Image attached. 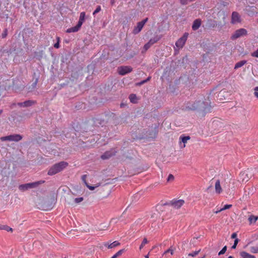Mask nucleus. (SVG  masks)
I'll use <instances>...</instances> for the list:
<instances>
[{"label":"nucleus","instance_id":"nucleus-1","mask_svg":"<svg viewBox=\"0 0 258 258\" xmlns=\"http://www.w3.org/2000/svg\"><path fill=\"white\" fill-rule=\"evenodd\" d=\"M186 107L191 110H199L204 113L208 112L210 110V103L203 95L199 96L195 101L188 102Z\"/></svg>","mask_w":258,"mask_h":258},{"label":"nucleus","instance_id":"nucleus-2","mask_svg":"<svg viewBox=\"0 0 258 258\" xmlns=\"http://www.w3.org/2000/svg\"><path fill=\"white\" fill-rule=\"evenodd\" d=\"M68 165L65 161H61L52 165L49 169L47 174L49 175H53L64 169Z\"/></svg>","mask_w":258,"mask_h":258},{"label":"nucleus","instance_id":"nucleus-3","mask_svg":"<svg viewBox=\"0 0 258 258\" xmlns=\"http://www.w3.org/2000/svg\"><path fill=\"white\" fill-rule=\"evenodd\" d=\"M253 169L251 168L240 172L239 176V180L242 182H247L253 176Z\"/></svg>","mask_w":258,"mask_h":258},{"label":"nucleus","instance_id":"nucleus-4","mask_svg":"<svg viewBox=\"0 0 258 258\" xmlns=\"http://www.w3.org/2000/svg\"><path fill=\"white\" fill-rule=\"evenodd\" d=\"M44 182L43 181H40L31 183H28L23 184H20L19 186V189L22 191H26L30 188H33L37 187L40 183Z\"/></svg>","mask_w":258,"mask_h":258},{"label":"nucleus","instance_id":"nucleus-5","mask_svg":"<svg viewBox=\"0 0 258 258\" xmlns=\"http://www.w3.org/2000/svg\"><path fill=\"white\" fill-rule=\"evenodd\" d=\"M22 139V136L19 134H13L1 138L2 141H14L18 142Z\"/></svg>","mask_w":258,"mask_h":258},{"label":"nucleus","instance_id":"nucleus-6","mask_svg":"<svg viewBox=\"0 0 258 258\" xmlns=\"http://www.w3.org/2000/svg\"><path fill=\"white\" fill-rule=\"evenodd\" d=\"M188 36V33L187 32H185L184 33L183 36L180 37L179 39L177 40V41L175 43V45L177 48L178 49L182 48L183 46L184 45L187 37Z\"/></svg>","mask_w":258,"mask_h":258},{"label":"nucleus","instance_id":"nucleus-7","mask_svg":"<svg viewBox=\"0 0 258 258\" xmlns=\"http://www.w3.org/2000/svg\"><path fill=\"white\" fill-rule=\"evenodd\" d=\"M247 30L244 28L239 29L235 31L232 35L231 38L232 40L236 39L241 36L246 35L247 34Z\"/></svg>","mask_w":258,"mask_h":258},{"label":"nucleus","instance_id":"nucleus-8","mask_svg":"<svg viewBox=\"0 0 258 258\" xmlns=\"http://www.w3.org/2000/svg\"><path fill=\"white\" fill-rule=\"evenodd\" d=\"M133 68L130 66H121L117 69L118 74L121 76H124L131 72Z\"/></svg>","mask_w":258,"mask_h":258},{"label":"nucleus","instance_id":"nucleus-9","mask_svg":"<svg viewBox=\"0 0 258 258\" xmlns=\"http://www.w3.org/2000/svg\"><path fill=\"white\" fill-rule=\"evenodd\" d=\"M184 203V201L183 200H175L173 199L170 202V205L176 209L180 208Z\"/></svg>","mask_w":258,"mask_h":258},{"label":"nucleus","instance_id":"nucleus-10","mask_svg":"<svg viewBox=\"0 0 258 258\" xmlns=\"http://www.w3.org/2000/svg\"><path fill=\"white\" fill-rule=\"evenodd\" d=\"M241 22L240 16L236 12H233L231 15V23L233 24H235Z\"/></svg>","mask_w":258,"mask_h":258},{"label":"nucleus","instance_id":"nucleus-11","mask_svg":"<svg viewBox=\"0 0 258 258\" xmlns=\"http://www.w3.org/2000/svg\"><path fill=\"white\" fill-rule=\"evenodd\" d=\"M36 103V101L32 100H26L23 102L18 103V105L20 107H26L31 106Z\"/></svg>","mask_w":258,"mask_h":258},{"label":"nucleus","instance_id":"nucleus-12","mask_svg":"<svg viewBox=\"0 0 258 258\" xmlns=\"http://www.w3.org/2000/svg\"><path fill=\"white\" fill-rule=\"evenodd\" d=\"M202 21L200 19H196L192 24V29L194 31L198 30L201 25Z\"/></svg>","mask_w":258,"mask_h":258},{"label":"nucleus","instance_id":"nucleus-13","mask_svg":"<svg viewBox=\"0 0 258 258\" xmlns=\"http://www.w3.org/2000/svg\"><path fill=\"white\" fill-rule=\"evenodd\" d=\"M144 25L141 23L140 22L137 23V26H136L133 30V33L134 34H138L143 29Z\"/></svg>","mask_w":258,"mask_h":258},{"label":"nucleus","instance_id":"nucleus-14","mask_svg":"<svg viewBox=\"0 0 258 258\" xmlns=\"http://www.w3.org/2000/svg\"><path fill=\"white\" fill-rule=\"evenodd\" d=\"M217 25V24L216 21L211 19L208 20L206 26L208 28L211 29L215 27Z\"/></svg>","mask_w":258,"mask_h":258},{"label":"nucleus","instance_id":"nucleus-15","mask_svg":"<svg viewBox=\"0 0 258 258\" xmlns=\"http://www.w3.org/2000/svg\"><path fill=\"white\" fill-rule=\"evenodd\" d=\"M81 27V26L77 24L76 26L68 29L66 31V32L70 33L72 32H78Z\"/></svg>","mask_w":258,"mask_h":258},{"label":"nucleus","instance_id":"nucleus-16","mask_svg":"<svg viewBox=\"0 0 258 258\" xmlns=\"http://www.w3.org/2000/svg\"><path fill=\"white\" fill-rule=\"evenodd\" d=\"M120 244L119 242L117 241H115L112 243H109L108 242H106L104 244V246L107 247L108 248H114Z\"/></svg>","mask_w":258,"mask_h":258},{"label":"nucleus","instance_id":"nucleus-17","mask_svg":"<svg viewBox=\"0 0 258 258\" xmlns=\"http://www.w3.org/2000/svg\"><path fill=\"white\" fill-rule=\"evenodd\" d=\"M86 13L84 12H82L80 13L79 20L78 22V24L82 26L83 23H84L85 19Z\"/></svg>","mask_w":258,"mask_h":258},{"label":"nucleus","instance_id":"nucleus-18","mask_svg":"<svg viewBox=\"0 0 258 258\" xmlns=\"http://www.w3.org/2000/svg\"><path fill=\"white\" fill-rule=\"evenodd\" d=\"M113 155H114V153H113L111 151H106L101 156V158L103 160L107 159Z\"/></svg>","mask_w":258,"mask_h":258},{"label":"nucleus","instance_id":"nucleus-19","mask_svg":"<svg viewBox=\"0 0 258 258\" xmlns=\"http://www.w3.org/2000/svg\"><path fill=\"white\" fill-rule=\"evenodd\" d=\"M240 256L242 258H255L254 255L250 254L245 251H241L240 252Z\"/></svg>","mask_w":258,"mask_h":258},{"label":"nucleus","instance_id":"nucleus-20","mask_svg":"<svg viewBox=\"0 0 258 258\" xmlns=\"http://www.w3.org/2000/svg\"><path fill=\"white\" fill-rule=\"evenodd\" d=\"M215 190L216 193L220 194L222 192V188L220 185L219 180H217L215 183Z\"/></svg>","mask_w":258,"mask_h":258},{"label":"nucleus","instance_id":"nucleus-21","mask_svg":"<svg viewBox=\"0 0 258 258\" xmlns=\"http://www.w3.org/2000/svg\"><path fill=\"white\" fill-rule=\"evenodd\" d=\"M160 36L157 35L154 37L151 38L148 42L152 45L154 43H156L157 41H158L160 39Z\"/></svg>","mask_w":258,"mask_h":258},{"label":"nucleus","instance_id":"nucleus-22","mask_svg":"<svg viewBox=\"0 0 258 258\" xmlns=\"http://www.w3.org/2000/svg\"><path fill=\"white\" fill-rule=\"evenodd\" d=\"M246 63V60H241L240 61L237 62L235 66H234V69H237L239 68L242 67L243 66H244Z\"/></svg>","mask_w":258,"mask_h":258},{"label":"nucleus","instance_id":"nucleus-23","mask_svg":"<svg viewBox=\"0 0 258 258\" xmlns=\"http://www.w3.org/2000/svg\"><path fill=\"white\" fill-rule=\"evenodd\" d=\"M258 219V216L250 215L248 218L249 222L250 224L255 223Z\"/></svg>","mask_w":258,"mask_h":258},{"label":"nucleus","instance_id":"nucleus-24","mask_svg":"<svg viewBox=\"0 0 258 258\" xmlns=\"http://www.w3.org/2000/svg\"><path fill=\"white\" fill-rule=\"evenodd\" d=\"M175 249V248L173 247L172 246H170L169 248L164 251L163 255H166L168 253H170L171 255H173L174 253V251Z\"/></svg>","mask_w":258,"mask_h":258},{"label":"nucleus","instance_id":"nucleus-25","mask_svg":"<svg viewBox=\"0 0 258 258\" xmlns=\"http://www.w3.org/2000/svg\"><path fill=\"white\" fill-rule=\"evenodd\" d=\"M38 79L36 78L35 79V81L31 85V86L28 88L29 91H32L33 90H34L36 88L37 84L38 83Z\"/></svg>","mask_w":258,"mask_h":258},{"label":"nucleus","instance_id":"nucleus-26","mask_svg":"<svg viewBox=\"0 0 258 258\" xmlns=\"http://www.w3.org/2000/svg\"><path fill=\"white\" fill-rule=\"evenodd\" d=\"M129 99L130 100V101L132 103H136L137 101H136V100H137V96L135 94H131L130 96H129Z\"/></svg>","mask_w":258,"mask_h":258},{"label":"nucleus","instance_id":"nucleus-27","mask_svg":"<svg viewBox=\"0 0 258 258\" xmlns=\"http://www.w3.org/2000/svg\"><path fill=\"white\" fill-rule=\"evenodd\" d=\"M1 230H5L7 231H12V228L7 225H0Z\"/></svg>","mask_w":258,"mask_h":258},{"label":"nucleus","instance_id":"nucleus-28","mask_svg":"<svg viewBox=\"0 0 258 258\" xmlns=\"http://www.w3.org/2000/svg\"><path fill=\"white\" fill-rule=\"evenodd\" d=\"M179 139L181 140L182 142L185 144L188 140L190 139L189 136H180Z\"/></svg>","mask_w":258,"mask_h":258},{"label":"nucleus","instance_id":"nucleus-29","mask_svg":"<svg viewBox=\"0 0 258 258\" xmlns=\"http://www.w3.org/2000/svg\"><path fill=\"white\" fill-rule=\"evenodd\" d=\"M124 249H122L117 251L115 254H114L111 258H117L119 256L121 255L122 253L123 252Z\"/></svg>","mask_w":258,"mask_h":258},{"label":"nucleus","instance_id":"nucleus-30","mask_svg":"<svg viewBox=\"0 0 258 258\" xmlns=\"http://www.w3.org/2000/svg\"><path fill=\"white\" fill-rule=\"evenodd\" d=\"M148 243V241L147 239L146 238H144L143 239V241H142V242L141 244L140 245L139 249H140V250H141V249L143 248L144 246L146 244H147V243Z\"/></svg>","mask_w":258,"mask_h":258},{"label":"nucleus","instance_id":"nucleus-31","mask_svg":"<svg viewBox=\"0 0 258 258\" xmlns=\"http://www.w3.org/2000/svg\"><path fill=\"white\" fill-rule=\"evenodd\" d=\"M101 10V6H98L95 10L93 13V15L95 16L96 14L99 13Z\"/></svg>","mask_w":258,"mask_h":258},{"label":"nucleus","instance_id":"nucleus-32","mask_svg":"<svg viewBox=\"0 0 258 258\" xmlns=\"http://www.w3.org/2000/svg\"><path fill=\"white\" fill-rule=\"evenodd\" d=\"M227 250V246H225L223 247V248L219 251L218 255H220L223 254L225 253Z\"/></svg>","mask_w":258,"mask_h":258},{"label":"nucleus","instance_id":"nucleus-33","mask_svg":"<svg viewBox=\"0 0 258 258\" xmlns=\"http://www.w3.org/2000/svg\"><path fill=\"white\" fill-rule=\"evenodd\" d=\"M251 252L254 253H258V247H251L250 249Z\"/></svg>","mask_w":258,"mask_h":258},{"label":"nucleus","instance_id":"nucleus-34","mask_svg":"<svg viewBox=\"0 0 258 258\" xmlns=\"http://www.w3.org/2000/svg\"><path fill=\"white\" fill-rule=\"evenodd\" d=\"M200 250H201L200 249L199 250L195 251L191 253H190L188 254V256L194 257L196 255H197V254H198V253L200 252Z\"/></svg>","mask_w":258,"mask_h":258},{"label":"nucleus","instance_id":"nucleus-35","mask_svg":"<svg viewBox=\"0 0 258 258\" xmlns=\"http://www.w3.org/2000/svg\"><path fill=\"white\" fill-rule=\"evenodd\" d=\"M253 90H254V92H253L254 96L256 98H258V87H255V88H254Z\"/></svg>","mask_w":258,"mask_h":258},{"label":"nucleus","instance_id":"nucleus-36","mask_svg":"<svg viewBox=\"0 0 258 258\" xmlns=\"http://www.w3.org/2000/svg\"><path fill=\"white\" fill-rule=\"evenodd\" d=\"M150 79H151V77H149L147 78V79L144 80L140 82V83H139L138 85H142L145 84V83L147 82L148 81H149Z\"/></svg>","mask_w":258,"mask_h":258},{"label":"nucleus","instance_id":"nucleus-37","mask_svg":"<svg viewBox=\"0 0 258 258\" xmlns=\"http://www.w3.org/2000/svg\"><path fill=\"white\" fill-rule=\"evenodd\" d=\"M238 241H239V239L238 238H236L234 240V244H233V245L231 247V248L232 249H235L236 248Z\"/></svg>","mask_w":258,"mask_h":258},{"label":"nucleus","instance_id":"nucleus-38","mask_svg":"<svg viewBox=\"0 0 258 258\" xmlns=\"http://www.w3.org/2000/svg\"><path fill=\"white\" fill-rule=\"evenodd\" d=\"M151 45L149 43H147L144 46V49L145 51H147L150 47Z\"/></svg>","mask_w":258,"mask_h":258},{"label":"nucleus","instance_id":"nucleus-39","mask_svg":"<svg viewBox=\"0 0 258 258\" xmlns=\"http://www.w3.org/2000/svg\"><path fill=\"white\" fill-rule=\"evenodd\" d=\"M83 201V198L80 197V198H77L75 199V202L76 203H81Z\"/></svg>","mask_w":258,"mask_h":258},{"label":"nucleus","instance_id":"nucleus-40","mask_svg":"<svg viewBox=\"0 0 258 258\" xmlns=\"http://www.w3.org/2000/svg\"><path fill=\"white\" fill-rule=\"evenodd\" d=\"M251 55L252 57H257L258 58V49L255 51L251 53Z\"/></svg>","mask_w":258,"mask_h":258},{"label":"nucleus","instance_id":"nucleus-41","mask_svg":"<svg viewBox=\"0 0 258 258\" xmlns=\"http://www.w3.org/2000/svg\"><path fill=\"white\" fill-rule=\"evenodd\" d=\"M8 35V30L5 29L2 33V37L3 38H5Z\"/></svg>","mask_w":258,"mask_h":258},{"label":"nucleus","instance_id":"nucleus-42","mask_svg":"<svg viewBox=\"0 0 258 258\" xmlns=\"http://www.w3.org/2000/svg\"><path fill=\"white\" fill-rule=\"evenodd\" d=\"M232 207V205H225L222 208L223 211L228 209Z\"/></svg>","mask_w":258,"mask_h":258},{"label":"nucleus","instance_id":"nucleus-43","mask_svg":"<svg viewBox=\"0 0 258 258\" xmlns=\"http://www.w3.org/2000/svg\"><path fill=\"white\" fill-rule=\"evenodd\" d=\"M59 37H58L57 38V42L54 44V47L55 48H58L59 47Z\"/></svg>","mask_w":258,"mask_h":258},{"label":"nucleus","instance_id":"nucleus-44","mask_svg":"<svg viewBox=\"0 0 258 258\" xmlns=\"http://www.w3.org/2000/svg\"><path fill=\"white\" fill-rule=\"evenodd\" d=\"M85 184L88 187V188L90 190H92L95 189V186L88 185V183H87V182H85Z\"/></svg>","mask_w":258,"mask_h":258},{"label":"nucleus","instance_id":"nucleus-45","mask_svg":"<svg viewBox=\"0 0 258 258\" xmlns=\"http://www.w3.org/2000/svg\"><path fill=\"white\" fill-rule=\"evenodd\" d=\"M174 179V176L172 174H169L168 175V177L167 178V181H170V180H172Z\"/></svg>","mask_w":258,"mask_h":258},{"label":"nucleus","instance_id":"nucleus-46","mask_svg":"<svg viewBox=\"0 0 258 258\" xmlns=\"http://www.w3.org/2000/svg\"><path fill=\"white\" fill-rule=\"evenodd\" d=\"M148 19L146 18V19H144L142 21H141V23H142L144 26L145 24V23L148 21Z\"/></svg>","mask_w":258,"mask_h":258},{"label":"nucleus","instance_id":"nucleus-47","mask_svg":"<svg viewBox=\"0 0 258 258\" xmlns=\"http://www.w3.org/2000/svg\"><path fill=\"white\" fill-rule=\"evenodd\" d=\"M148 19L146 18V19H144L142 21H141V23H142L144 26L145 24V23L148 21Z\"/></svg>","mask_w":258,"mask_h":258},{"label":"nucleus","instance_id":"nucleus-48","mask_svg":"<svg viewBox=\"0 0 258 258\" xmlns=\"http://www.w3.org/2000/svg\"><path fill=\"white\" fill-rule=\"evenodd\" d=\"M236 237H237V234L236 233H233L231 235L232 238H233V239L235 238V239L236 238Z\"/></svg>","mask_w":258,"mask_h":258},{"label":"nucleus","instance_id":"nucleus-49","mask_svg":"<svg viewBox=\"0 0 258 258\" xmlns=\"http://www.w3.org/2000/svg\"><path fill=\"white\" fill-rule=\"evenodd\" d=\"M223 210H222V208L220 209H217V210H216V211H214V212L215 213V214H218L219 213V212L222 211Z\"/></svg>","mask_w":258,"mask_h":258},{"label":"nucleus","instance_id":"nucleus-50","mask_svg":"<svg viewBox=\"0 0 258 258\" xmlns=\"http://www.w3.org/2000/svg\"><path fill=\"white\" fill-rule=\"evenodd\" d=\"M86 178V175H84L82 177V179L84 181L85 183V182H86V180H85Z\"/></svg>","mask_w":258,"mask_h":258},{"label":"nucleus","instance_id":"nucleus-51","mask_svg":"<svg viewBox=\"0 0 258 258\" xmlns=\"http://www.w3.org/2000/svg\"><path fill=\"white\" fill-rule=\"evenodd\" d=\"M145 258H149V253L145 256Z\"/></svg>","mask_w":258,"mask_h":258},{"label":"nucleus","instance_id":"nucleus-52","mask_svg":"<svg viewBox=\"0 0 258 258\" xmlns=\"http://www.w3.org/2000/svg\"><path fill=\"white\" fill-rule=\"evenodd\" d=\"M3 112V109H0V115L2 114V113Z\"/></svg>","mask_w":258,"mask_h":258},{"label":"nucleus","instance_id":"nucleus-53","mask_svg":"<svg viewBox=\"0 0 258 258\" xmlns=\"http://www.w3.org/2000/svg\"><path fill=\"white\" fill-rule=\"evenodd\" d=\"M227 5H228V3H225V4H223V5H224V6H227Z\"/></svg>","mask_w":258,"mask_h":258},{"label":"nucleus","instance_id":"nucleus-54","mask_svg":"<svg viewBox=\"0 0 258 258\" xmlns=\"http://www.w3.org/2000/svg\"><path fill=\"white\" fill-rule=\"evenodd\" d=\"M228 258H234V257L233 256H229L228 257Z\"/></svg>","mask_w":258,"mask_h":258},{"label":"nucleus","instance_id":"nucleus-55","mask_svg":"<svg viewBox=\"0 0 258 258\" xmlns=\"http://www.w3.org/2000/svg\"><path fill=\"white\" fill-rule=\"evenodd\" d=\"M216 123V121H214L213 122V123Z\"/></svg>","mask_w":258,"mask_h":258},{"label":"nucleus","instance_id":"nucleus-56","mask_svg":"<svg viewBox=\"0 0 258 258\" xmlns=\"http://www.w3.org/2000/svg\"><path fill=\"white\" fill-rule=\"evenodd\" d=\"M257 22H258V19H257Z\"/></svg>","mask_w":258,"mask_h":258},{"label":"nucleus","instance_id":"nucleus-57","mask_svg":"<svg viewBox=\"0 0 258 258\" xmlns=\"http://www.w3.org/2000/svg\"><path fill=\"white\" fill-rule=\"evenodd\" d=\"M64 258H66V257H64Z\"/></svg>","mask_w":258,"mask_h":258}]
</instances>
